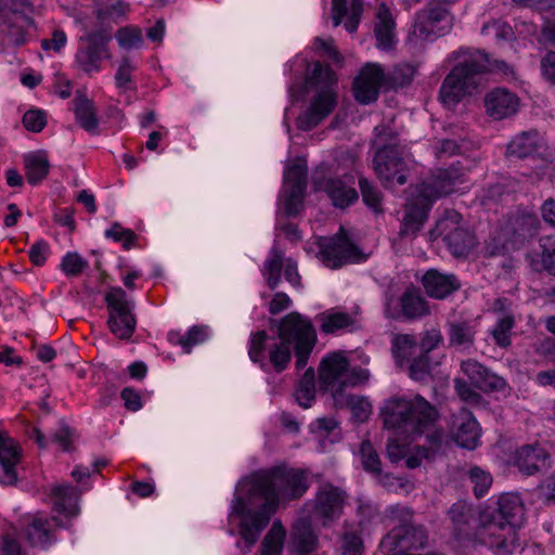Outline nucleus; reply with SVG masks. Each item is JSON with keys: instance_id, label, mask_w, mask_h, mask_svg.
Instances as JSON below:
<instances>
[{"instance_id": "32", "label": "nucleus", "mask_w": 555, "mask_h": 555, "mask_svg": "<svg viewBox=\"0 0 555 555\" xmlns=\"http://www.w3.org/2000/svg\"><path fill=\"white\" fill-rule=\"evenodd\" d=\"M496 511L493 513L499 520L512 526L516 531L525 518V504L518 493H503L499 496L496 502Z\"/></svg>"}, {"instance_id": "5", "label": "nucleus", "mask_w": 555, "mask_h": 555, "mask_svg": "<svg viewBox=\"0 0 555 555\" xmlns=\"http://www.w3.org/2000/svg\"><path fill=\"white\" fill-rule=\"evenodd\" d=\"M387 519L393 524L391 530L382 540V546L388 553H405L426 547L428 533L423 525L414 522L411 508L392 505L386 509Z\"/></svg>"}, {"instance_id": "9", "label": "nucleus", "mask_w": 555, "mask_h": 555, "mask_svg": "<svg viewBox=\"0 0 555 555\" xmlns=\"http://www.w3.org/2000/svg\"><path fill=\"white\" fill-rule=\"evenodd\" d=\"M248 356L263 372L273 371L280 374L291 363L292 349L278 336H269L266 331H258L250 336Z\"/></svg>"}, {"instance_id": "34", "label": "nucleus", "mask_w": 555, "mask_h": 555, "mask_svg": "<svg viewBox=\"0 0 555 555\" xmlns=\"http://www.w3.org/2000/svg\"><path fill=\"white\" fill-rule=\"evenodd\" d=\"M73 111L77 124L90 134H99V119L94 103L85 93L77 92L73 100Z\"/></svg>"}, {"instance_id": "60", "label": "nucleus", "mask_w": 555, "mask_h": 555, "mask_svg": "<svg viewBox=\"0 0 555 555\" xmlns=\"http://www.w3.org/2000/svg\"><path fill=\"white\" fill-rule=\"evenodd\" d=\"M105 236L114 240L115 242H120L125 249H130L137 238V235L132 230L125 229L119 223H114L109 229H107L105 231Z\"/></svg>"}, {"instance_id": "3", "label": "nucleus", "mask_w": 555, "mask_h": 555, "mask_svg": "<svg viewBox=\"0 0 555 555\" xmlns=\"http://www.w3.org/2000/svg\"><path fill=\"white\" fill-rule=\"evenodd\" d=\"M457 64L444 78L440 87V99L444 104H457L475 85L476 75L491 70L489 55L480 50L460 48L452 53Z\"/></svg>"}, {"instance_id": "47", "label": "nucleus", "mask_w": 555, "mask_h": 555, "mask_svg": "<svg viewBox=\"0 0 555 555\" xmlns=\"http://www.w3.org/2000/svg\"><path fill=\"white\" fill-rule=\"evenodd\" d=\"M448 515L454 526L456 535L460 537L464 533L465 527L473 520L474 511L466 501H457L449 508Z\"/></svg>"}, {"instance_id": "16", "label": "nucleus", "mask_w": 555, "mask_h": 555, "mask_svg": "<svg viewBox=\"0 0 555 555\" xmlns=\"http://www.w3.org/2000/svg\"><path fill=\"white\" fill-rule=\"evenodd\" d=\"M461 220L462 217L457 211L447 210L444 216L437 221L435 229L456 257L467 255L475 245V236L461 225Z\"/></svg>"}, {"instance_id": "19", "label": "nucleus", "mask_w": 555, "mask_h": 555, "mask_svg": "<svg viewBox=\"0 0 555 555\" xmlns=\"http://www.w3.org/2000/svg\"><path fill=\"white\" fill-rule=\"evenodd\" d=\"M442 4H430L426 10L417 13L414 25L416 35L424 39L434 40L451 29L452 17Z\"/></svg>"}, {"instance_id": "59", "label": "nucleus", "mask_w": 555, "mask_h": 555, "mask_svg": "<svg viewBox=\"0 0 555 555\" xmlns=\"http://www.w3.org/2000/svg\"><path fill=\"white\" fill-rule=\"evenodd\" d=\"M88 267V261L78 253H67L61 261V270L67 276H77Z\"/></svg>"}, {"instance_id": "55", "label": "nucleus", "mask_w": 555, "mask_h": 555, "mask_svg": "<svg viewBox=\"0 0 555 555\" xmlns=\"http://www.w3.org/2000/svg\"><path fill=\"white\" fill-rule=\"evenodd\" d=\"M208 337V327L203 325L192 326L184 336L179 338V344L183 348V351L190 353L192 348Z\"/></svg>"}, {"instance_id": "61", "label": "nucleus", "mask_w": 555, "mask_h": 555, "mask_svg": "<svg viewBox=\"0 0 555 555\" xmlns=\"http://www.w3.org/2000/svg\"><path fill=\"white\" fill-rule=\"evenodd\" d=\"M454 389L456 395L461 398V400L470 403V404H479L482 401V397L467 382L461 378L454 379Z\"/></svg>"}, {"instance_id": "45", "label": "nucleus", "mask_w": 555, "mask_h": 555, "mask_svg": "<svg viewBox=\"0 0 555 555\" xmlns=\"http://www.w3.org/2000/svg\"><path fill=\"white\" fill-rule=\"evenodd\" d=\"M4 12L0 21V37L4 38L10 46L20 47L27 42V30L24 25L16 23Z\"/></svg>"}, {"instance_id": "53", "label": "nucleus", "mask_w": 555, "mask_h": 555, "mask_svg": "<svg viewBox=\"0 0 555 555\" xmlns=\"http://www.w3.org/2000/svg\"><path fill=\"white\" fill-rule=\"evenodd\" d=\"M360 456L364 470L372 475H380L382 463L377 452L367 440L362 441L360 446Z\"/></svg>"}, {"instance_id": "46", "label": "nucleus", "mask_w": 555, "mask_h": 555, "mask_svg": "<svg viewBox=\"0 0 555 555\" xmlns=\"http://www.w3.org/2000/svg\"><path fill=\"white\" fill-rule=\"evenodd\" d=\"M285 538L286 530L281 520H274L270 530L262 540L261 555H281Z\"/></svg>"}, {"instance_id": "21", "label": "nucleus", "mask_w": 555, "mask_h": 555, "mask_svg": "<svg viewBox=\"0 0 555 555\" xmlns=\"http://www.w3.org/2000/svg\"><path fill=\"white\" fill-rule=\"evenodd\" d=\"M491 310L498 315V320L491 330L495 345L507 348L512 344V331L516 325L513 304L507 298H496Z\"/></svg>"}, {"instance_id": "4", "label": "nucleus", "mask_w": 555, "mask_h": 555, "mask_svg": "<svg viewBox=\"0 0 555 555\" xmlns=\"http://www.w3.org/2000/svg\"><path fill=\"white\" fill-rule=\"evenodd\" d=\"M369 371L362 367H350L349 360L343 351L325 354L319 364V388L331 392L336 406L344 403V392L369 379Z\"/></svg>"}, {"instance_id": "30", "label": "nucleus", "mask_w": 555, "mask_h": 555, "mask_svg": "<svg viewBox=\"0 0 555 555\" xmlns=\"http://www.w3.org/2000/svg\"><path fill=\"white\" fill-rule=\"evenodd\" d=\"M49 498L53 511L64 515L66 518H74L79 514L78 501L79 490L70 485H55L50 489Z\"/></svg>"}, {"instance_id": "6", "label": "nucleus", "mask_w": 555, "mask_h": 555, "mask_svg": "<svg viewBox=\"0 0 555 555\" xmlns=\"http://www.w3.org/2000/svg\"><path fill=\"white\" fill-rule=\"evenodd\" d=\"M336 74L330 65L320 62L314 64L308 83L320 87V90L310 106L297 117L296 125L300 130L309 131L315 128L334 111L337 99L332 87L336 85Z\"/></svg>"}, {"instance_id": "64", "label": "nucleus", "mask_w": 555, "mask_h": 555, "mask_svg": "<svg viewBox=\"0 0 555 555\" xmlns=\"http://www.w3.org/2000/svg\"><path fill=\"white\" fill-rule=\"evenodd\" d=\"M541 72L548 82L555 85V51H548L541 59Z\"/></svg>"}, {"instance_id": "63", "label": "nucleus", "mask_w": 555, "mask_h": 555, "mask_svg": "<svg viewBox=\"0 0 555 555\" xmlns=\"http://www.w3.org/2000/svg\"><path fill=\"white\" fill-rule=\"evenodd\" d=\"M74 431L65 424L51 435V441L56 443L63 451H69L73 442Z\"/></svg>"}, {"instance_id": "48", "label": "nucleus", "mask_w": 555, "mask_h": 555, "mask_svg": "<svg viewBox=\"0 0 555 555\" xmlns=\"http://www.w3.org/2000/svg\"><path fill=\"white\" fill-rule=\"evenodd\" d=\"M115 38L119 48L127 51L137 50L143 46L142 30L138 26L127 25L118 28Z\"/></svg>"}, {"instance_id": "62", "label": "nucleus", "mask_w": 555, "mask_h": 555, "mask_svg": "<svg viewBox=\"0 0 555 555\" xmlns=\"http://www.w3.org/2000/svg\"><path fill=\"white\" fill-rule=\"evenodd\" d=\"M25 128L33 132H40L47 125V116L43 111L29 109L23 116Z\"/></svg>"}, {"instance_id": "18", "label": "nucleus", "mask_w": 555, "mask_h": 555, "mask_svg": "<svg viewBox=\"0 0 555 555\" xmlns=\"http://www.w3.org/2000/svg\"><path fill=\"white\" fill-rule=\"evenodd\" d=\"M307 166L299 163L289 165L284 171L282 197L287 216H295L300 211L307 189Z\"/></svg>"}, {"instance_id": "43", "label": "nucleus", "mask_w": 555, "mask_h": 555, "mask_svg": "<svg viewBox=\"0 0 555 555\" xmlns=\"http://www.w3.org/2000/svg\"><path fill=\"white\" fill-rule=\"evenodd\" d=\"M448 338L452 347L470 348L475 339L474 326L467 321L451 322L448 327Z\"/></svg>"}, {"instance_id": "57", "label": "nucleus", "mask_w": 555, "mask_h": 555, "mask_svg": "<svg viewBox=\"0 0 555 555\" xmlns=\"http://www.w3.org/2000/svg\"><path fill=\"white\" fill-rule=\"evenodd\" d=\"M541 263L551 275H555V236H546L540 241Z\"/></svg>"}, {"instance_id": "28", "label": "nucleus", "mask_w": 555, "mask_h": 555, "mask_svg": "<svg viewBox=\"0 0 555 555\" xmlns=\"http://www.w3.org/2000/svg\"><path fill=\"white\" fill-rule=\"evenodd\" d=\"M453 426V438L456 444L468 450L477 448L480 427L472 412L465 409L461 410L454 418Z\"/></svg>"}, {"instance_id": "38", "label": "nucleus", "mask_w": 555, "mask_h": 555, "mask_svg": "<svg viewBox=\"0 0 555 555\" xmlns=\"http://www.w3.org/2000/svg\"><path fill=\"white\" fill-rule=\"evenodd\" d=\"M395 21L390 10L382 4L376 13V23L374 28L377 48L382 50L391 49L395 39Z\"/></svg>"}, {"instance_id": "49", "label": "nucleus", "mask_w": 555, "mask_h": 555, "mask_svg": "<svg viewBox=\"0 0 555 555\" xmlns=\"http://www.w3.org/2000/svg\"><path fill=\"white\" fill-rule=\"evenodd\" d=\"M436 364L427 353L415 356L409 364V376L414 380L423 382L431 376Z\"/></svg>"}, {"instance_id": "24", "label": "nucleus", "mask_w": 555, "mask_h": 555, "mask_svg": "<svg viewBox=\"0 0 555 555\" xmlns=\"http://www.w3.org/2000/svg\"><path fill=\"white\" fill-rule=\"evenodd\" d=\"M514 465L527 476L544 472L551 466L550 454L539 444H525L514 454Z\"/></svg>"}, {"instance_id": "41", "label": "nucleus", "mask_w": 555, "mask_h": 555, "mask_svg": "<svg viewBox=\"0 0 555 555\" xmlns=\"http://www.w3.org/2000/svg\"><path fill=\"white\" fill-rule=\"evenodd\" d=\"M284 253L273 246L263 262L262 274L270 289H275L281 282V271L285 267Z\"/></svg>"}, {"instance_id": "33", "label": "nucleus", "mask_w": 555, "mask_h": 555, "mask_svg": "<svg viewBox=\"0 0 555 555\" xmlns=\"http://www.w3.org/2000/svg\"><path fill=\"white\" fill-rule=\"evenodd\" d=\"M21 449L17 443L7 434L0 431V467L3 476L0 482L5 485L15 483L17 477L15 465L20 462Z\"/></svg>"}, {"instance_id": "10", "label": "nucleus", "mask_w": 555, "mask_h": 555, "mask_svg": "<svg viewBox=\"0 0 555 555\" xmlns=\"http://www.w3.org/2000/svg\"><path fill=\"white\" fill-rule=\"evenodd\" d=\"M384 315L386 319L402 322H413L430 314V307L421 291L410 287L396 298L388 287L383 295Z\"/></svg>"}, {"instance_id": "51", "label": "nucleus", "mask_w": 555, "mask_h": 555, "mask_svg": "<svg viewBox=\"0 0 555 555\" xmlns=\"http://www.w3.org/2000/svg\"><path fill=\"white\" fill-rule=\"evenodd\" d=\"M347 406L351 411L352 417L359 422H365L372 412L371 403L363 397L346 395L344 392V403L340 408Z\"/></svg>"}, {"instance_id": "54", "label": "nucleus", "mask_w": 555, "mask_h": 555, "mask_svg": "<svg viewBox=\"0 0 555 555\" xmlns=\"http://www.w3.org/2000/svg\"><path fill=\"white\" fill-rule=\"evenodd\" d=\"M483 36L492 37L496 42L508 41L514 37L512 27L500 20H493L481 28Z\"/></svg>"}, {"instance_id": "50", "label": "nucleus", "mask_w": 555, "mask_h": 555, "mask_svg": "<svg viewBox=\"0 0 555 555\" xmlns=\"http://www.w3.org/2000/svg\"><path fill=\"white\" fill-rule=\"evenodd\" d=\"M359 188L362 194L363 203L372 209L375 214L383 211V195L382 192L366 178L359 179Z\"/></svg>"}, {"instance_id": "22", "label": "nucleus", "mask_w": 555, "mask_h": 555, "mask_svg": "<svg viewBox=\"0 0 555 555\" xmlns=\"http://www.w3.org/2000/svg\"><path fill=\"white\" fill-rule=\"evenodd\" d=\"M384 80L385 75L380 66H364L353 82L356 100L361 104L375 102L378 98L379 89Z\"/></svg>"}, {"instance_id": "1", "label": "nucleus", "mask_w": 555, "mask_h": 555, "mask_svg": "<svg viewBox=\"0 0 555 555\" xmlns=\"http://www.w3.org/2000/svg\"><path fill=\"white\" fill-rule=\"evenodd\" d=\"M310 487L309 472L276 465L243 478L232 500V514L240 517V534L247 548L259 539L281 503L298 500Z\"/></svg>"}, {"instance_id": "7", "label": "nucleus", "mask_w": 555, "mask_h": 555, "mask_svg": "<svg viewBox=\"0 0 555 555\" xmlns=\"http://www.w3.org/2000/svg\"><path fill=\"white\" fill-rule=\"evenodd\" d=\"M271 327L276 328L278 338L293 347L296 367L304 369L317 345L318 336L311 320L293 311L280 320H272Z\"/></svg>"}, {"instance_id": "8", "label": "nucleus", "mask_w": 555, "mask_h": 555, "mask_svg": "<svg viewBox=\"0 0 555 555\" xmlns=\"http://www.w3.org/2000/svg\"><path fill=\"white\" fill-rule=\"evenodd\" d=\"M374 143L377 145L373 164L374 170L385 186L406 183V163L397 143V135L386 128H375Z\"/></svg>"}, {"instance_id": "25", "label": "nucleus", "mask_w": 555, "mask_h": 555, "mask_svg": "<svg viewBox=\"0 0 555 555\" xmlns=\"http://www.w3.org/2000/svg\"><path fill=\"white\" fill-rule=\"evenodd\" d=\"M433 203L425 196H420L414 189L408 198L400 234L415 235L423 227Z\"/></svg>"}, {"instance_id": "11", "label": "nucleus", "mask_w": 555, "mask_h": 555, "mask_svg": "<svg viewBox=\"0 0 555 555\" xmlns=\"http://www.w3.org/2000/svg\"><path fill=\"white\" fill-rule=\"evenodd\" d=\"M105 300L109 331L119 339H130L137 326V319L133 314L134 304L127 298V294L121 287L111 288Z\"/></svg>"}, {"instance_id": "15", "label": "nucleus", "mask_w": 555, "mask_h": 555, "mask_svg": "<svg viewBox=\"0 0 555 555\" xmlns=\"http://www.w3.org/2000/svg\"><path fill=\"white\" fill-rule=\"evenodd\" d=\"M83 43L78 48L75 60L78 66L87 74L99 73L103 60L111 59L108 43L112 36L104 29L88 34L81 39Z\"/></svg>"}, {"instance_id": "12", "label": "nucleus", "mask_w": 555, "mask_h": 555, "mask_svg": "<svg viewBox=\"0 0 555 555\" xmlns=\"http://www.w3.org/2000/svg\"><path fill=\"white\" fill-rule=\"evenodd\" d=\"M319 248L320 260L330 269H338L347 263L365 260L363 253L350 241L343 229L334 236L323 238L319 243Z\"/></svg>"}, {"instance_id": "13", "label": "nucleus", "mask_w": 555, "mask_h": 555, "mask_svg": "<svg viewBox=\"0 0 555 555\" xmlns=\"http://www.w3.org/2000/svg\"><path fill=\"white\" fill-rule=\"evenodd\" d=\"M516 531L512 526L499 520L494 514H485L474 533V540L496 552L506 555L513 552Z\"/></svg>"}, {"instance_id": "2", "label": "nucleus", "mask_w": 555, "mask_h": 555, "mask_svg": "<svg viewBox=\"0 0 555 555\" xmlns=\"http://www.w3.org/2000/svg\"><path fill=\"white\" fill-rule=\"evenodd\" d=\"M382 414L385 427L393 429L398 435L412 440L426 435L433 450L441 446L443 431L434 429L439 418L438 410L421 395L390 398Z\"/></svg>"}, {"instance_id": "23", "label": "nucleus", "mask_w": 555, "mask_h": 555, "mask_svg": "<svg viewBox=\"0 0 555 555\" xmlns=\"http://www.w3.org/2000/svg\"><path fill=\"white\" fill-rule=\"evenodd\" d=\"M66 527L67 525L61 521L57 517L49 519L38 513L31 517L30 521L25 527L24 532L26 539L33 546L46 548L55 541L54 529Z\"/></svg>"}, {"instance_id": "26", "label": "nucleus", "mask_w": 555, "mask_h": 555, "mask_svg": "<svg viewBox=\"0 0 555 555\" xmlns=\"http://www.w3.org/2000/svg\"><path fill=\"white\" fill-rule=\"evenodd\" d=\"M319 547V537L315 533L311 520L297 519L291 528L288 550L293 555H311Z\"/></svg>"}, {"instance_id": "58", "label": "nucleus", "mask_w": 555, "mask_h": 555, "mask_svg": "<svg viewBox=\"0 0 555 555\" xmlns=\"http://www.w3.org/2000/svg\"><path fill=\"white\" fill-rule=\"evenodd\" d=\"M339 550L341 555H362L364 551L362 538L356 531H346L340 538Z\"/></svg>"}, {"instance_id": "39", "label": "nucleus", "mask_w": 555, "mask_h": 555, "mask_svg": "<svg viewBox=\"0 0 555 555\" xmlns=\"http://www.w3.org/2000/svg\"><path fill=\"white\" fill-rule=\"evenodd\" d=\"M320 331L324 334H336L339 331L353 327L354 319L347 312L328 309L315 317Z\"/></svg>"}, {"instance_id": "52", "label": "nucleus", "mask_w": 555, "mask_h": 555, "mask_svg": "<svg viewBox=\"0 0 555 555\" xmlns=\"http://www.w3.org/2000/svg\"><path fill=\"white\" fill-rule=\"evenodd\" d=\"M135 70V66L132 64L128 56H124L118 65L115 74V83L118 89L124 91L134 90L135 85L132 80V73Z\"/></svg>"}, {"instance_id": "36", "label": "nucleus", "mask_w": 555, "mask_h": 555, "mask_svg": "<svg viewBox=\"0 0 555 555\" xmlns=\"http://www.w3.org/2000/svg\"><path fill=\"white\" fill-rule=\"evenodd\" d=\"M25 175L31 185L44 180L50 170V162L44 151H36L25 154L23 157Z\"/></svg>"}, {"instance_id": "40", "label": "nucleus", "mask_w": 555, "mask_h": 555, "mask_svg": "<svg viewBox=\"0 0 555 555\" xmlns=\"http://www.w3.org/2000/svg\"><path fill=\"white\" fill-rule=\"evenodd\" d=\"M540 224L538 216L531 212H519L509 221L516 242H524L537 235Z\"/></svg>"}, {"instance_id": "37", "label": "nucleus", "mask_w": 555, "mask_h": 555, "mask_svg": "<svg viewBox=\"0 0 555 555\" xmlns=\"http://www.w3.org/2000/svg\"><path fill=\"white\" fill-rule=\"evenodd\" d=\"M324 191L331 198L333 205L338 208H346L358 201V192L344 179L330 178L326 180Z\"/></svg>"}, {"instance_id": "42", "label": "nucleus", "mask_w": 555, "mask_h": 555, "mask_svg": "<svg viewBox=\"0 0 555 555\" xmlns=\"http://www.w3.org/2000/svg\"><path fill=\"white\" fill-rule=\"evenodd\" d=\"M417 348L413 335L396 334L391 339V352L398 366L403 367L411 361Z\"/></svg>"}, {"instance_id": "17", "label": "nucleus", "mask_w": 555, "mask_h": 555, "mask_svg": "<svg viewBox=\"0 0 555 555\" xmlns=\"http://www.w3.org/2000/svg\"><path fill=\"white\" fill-rule=\"evenodd\" d=\"M464 182L462 168L451 165L449 168L436 169L429 178L417 184L414 189L420 196H425L431 203L451 194L457 184Z\"/></svg>"}, {"instance_id": "20", "label": "nucleus", "mask_w": 555, "mask_h": 555, "mask_svg": "<svg viewBox=\"0 0 555 555\" xmlns=\"http://www.w3.org/2000/svg\"><path fill=\"white\" fill-rule=\"evenodd\" d=\"M461 369L470 384L483 392H504L509 390L506 380L480 362L468 359L462 362Z\"/></svg>"}, {"instance_id": "56", "label": "nucleus", "mask_w": 555, "mask_h": 555, "mask_svg": "<svg viewBox=\"0 0 555 555\" xmlns=\"http://www.w3.org/2000/svg\"><path fill=\"white\" fill-rule=\"evenodd\" d=\"M469 479L473 483V490L477 498H482L492 485V477L488 472L479 467H473L469 469Z\"/></svg>"}, {"instance_id": "29", "label": "nucleus", "mask_w": 555, "mask_h": 555, "mask_svg": "<svg viewBox=\"0 0 555 555\" xmlns=\"http://www.w3.org/2000/svg\"><path fill=\"white\" fill-rule=\"evenodd\" d=\"M485 104L489 116L500 120L517 113L519 99L515 93L498 88L487 94Z\"/></svg>"}, {"instance_id": "27", "label": "nucleus", "mask_w": 555, "mask_h": 555, "mask_svg": "<svg viewBox=\"0 0 555 555\" xmlns=\"http://www.w3.org/2000/svg\"><path fill=\"white\" fill-rule=\"evenodd\" d=\"M422 284L426 294L434 299L442 300L461 288V282L453 273H444L437 269L427 270Z\"/></svg>"}, {"instance_id": "35", "label": "nucleus", "mask_w": 555, "mask_h": 555, "mask_svg": "<svg viewBox=\"0 0 555 555\" xmlns=\"http://www.w3.org/2000/svg\"><path fill=\"white\" fill-rule=\"evenodd\" d=\"M363 12V2L353 0L347 8V0H332V13L334 26L337 27L346 16L345 28L349 33H354L360 24Z\"/></svg>"}, {"instance_id": "14", "label": "nucleus", "mask_w": 555, "mask_h": 555, "mask_svg": "<svg viewBox=\"0 0 555 555\" xmlns=\"http://www.w3.org/2000/svg\"><path fill=\"white\" fill-rule=\"evenodd\" d=\"M347 493L332 483H323L318 488L314 498L306 503L311 508L314 519L323 527H328L338 519L344 511Z\"/></svg>"}, {"instance_id": "44", "label": "nucleus", "mask_w": 555, "mask_h": 555, "mask_svg": "<svg viewBox=\"0 0 555 555\" xmlns=\"http://www.w3.org/2000/svg\"><path fill=\"white\" fill-rule=\"evenodd\" d=\"M296 402L304 409H309L315 400V373L309 367L295 387Z\"/></svg>"}, {"instance_id": "31", "label": "nucleus", "mask_w": 555, "mask_h": 555, "mask_svg": "<svg viewBox=\"0 0 555 555\" xmlns=\"http://www.w3.org/2000/svg\"><path fill=\"white\" fill-rule=\"evenodd\" d=\"M544 142L537 130L522 131L507 143L506 156L518 159L533 157L540 153Z\"/></svg>"}]
</instances>
